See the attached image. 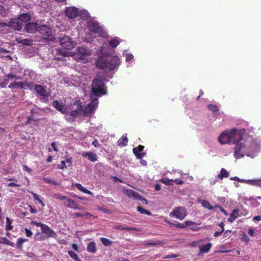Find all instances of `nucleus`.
<instances>
[{"label":"nucleus","instance_id":"8","mask_svg":"<svg viewBox=\"0 0 261 261\" xmlns=\"http://www.w3.org/2000/svg\"><path fill=\"white\" fill-rule=\"evenodd\" d=\"M60 43L62 47L68 50L73 48L74 46V42L72 41L71 39L67 36L60 39Z\"/></svg>","mask_w":261,"mask_h":261},{"label":"nucleus","instance_id":"17","mask_svg":"<svg viewBox=\"0 0 261 261\" xmlns=\"http://www.w3.org/2000/svg\"><path fill=\"white\" fill-rule=\"evenodd\" d=\"M42 232L46 235L47 238L55 237L56 233L55 231L50 229L46 224H44L41 229Z\"/></svg>","mask_w":261,"mask_h":261},{"label":"nucleus","instance_id":"26","mask_svg":"<svg viewBox=\"0 0 261 261\" xmlns=\"http://www.w3.org/2000/svg\"><path fill=\"white\" fill-rule=\"evenodd\" d=\"M212 244L211 243H208L204 245L200 246L199 251L201 253H205L209 252L211 248H212Z\"/></svg>","mask_w":261,"mask_h":261},{"label":"nucleus","instance_id":"11","mask_svg":"<svg viewBox=\"0 0 261 261\" xmlns=\"http://www.w3.org/2000/svg\"><path fill=\"white\" fill-rule=\"evenodd\" d=\"M34 90L39 95L43 98H48L50 94L47 92L46 87L40 85H35Z\"/></svg>","mask_w":261,"mask_h":261},{"label":"nucleus","instance_id":"57","mask_svg":"<svg viewBox=\"0 0 261 261\" xmlns=\"http://www.w3.org/2000/svg\"><path fill=\"white\" fill-rule=\"evenodd\" d=\"M24 231H25V235H26V236L27 237H31L32 236L33 232H32V231L31 230H30V229H28L27 228H24Z\"/></svg>","mask_w":261,"mask_h":261},{"label":"nucleus","instance_id":"29","mask_svg":"<svg viewBox=\"0 0 261 261\" xmlns=\"http://www.w3.org/2000/svg\"><path fill=\"white\" fill-rule=\"evenodd\" d=\"M228 176L229 173L224 168H222L220 170V173L217 175V178L222 179L223 178L228 177Z\"/></svg>","mask_w":261,"mask_h":261},{"label":"nucleus","instance_id":"13","mask_svg":"<svg viewBox=\"0 0 261 261\" xmlns=\"http://www.w3.org/2000/svg\"><path fill=\"white\" fill-rule=\"evenodd\" d=\"M64 204L69 208L75 209V210H84V207L79 206L75 201L73 199L69 198H67L65 202H64Z\"/></svg>","mask_w":261,"mask_h":261},{"label":"nucleus","instance_id":"10","mask_svg":"<svg viewBox=\"0 0 261 261\" xmlns=\"http://www.w3.org/2000/svg\"><path fill=\"white\" fill-rule=\"evenodd\" d=\"M52 106L59 112L63 114H66L68 113L67 108L65 105L62 101L57 100H54L52 102Z\"/></svg>","mask_w":261,"mask_h":261},{"label":"nucleus","instance_id":"52","mask_svg":"<svg viewBox=\"0 0 261 261\" xmlns=\"http://www.w3.org/2000/svg\"><path fill=\"white\" fill-rule=\"evenodd\" d=\"M97 210H98L99 211H101L102 212H103L105 213H107V214H110L111 213V211L110 210H108L104 207H101V206H98L97 207Z\"/></svg>","mask_w":261,"mask_h":261},{"label":"nucleus","instance_id":"35","mask_svg":"<svg viewBox=\"0 0 261 261\" xmlns=\"http://www.w3.org/2000/svg\"><path fill=\"white\" fill-rule=\"evenodd\" d=\"M31 193L33 195V197L35 200L38 201V202L41 205V206L42 207L45 206V204L42 201V200H41V197L39 195H38L35 193H33V192H32Z\"/></svg>","mask_w":261,"mask_h":261},{"label":"nucleus","instance_id":"41","mask_svg":"<svg viewBox=\"0 0 261 261\" xmlns=\"http://www.w3.org/2000/svg\"><path fill=\"white\" fill-rule=\"evenodd\" d=\"M115 228L118 230H137V229L134 227H126L122 225H117L115 226Z\"/></svg>","mask_w":261,"mask_h":261},{"label":"nucleus","instance_id":"23","mask_svg":"<svg viewBox=\"0 0 261 261\" xmlns=\"http://www.w3.org/2000/svg\"><path fill=\"white\" fill-rule=\"evenodd\" d=\"M23 82H13L12 83H10L9 85L8 86V87L9 88H20L21 89H24V86H23Z\"/></svg>","mask_w":261,"mask_h":261},{"label":"nucleus","instance_id":"16","mask_svg":"<svg viewBox=\"0 0 261 261\" xmlns=\"http://www.w3.org/2000/svg\"><path fill=\"white\" fill-rule=\"evenodd\" d=\"M38 30L42 35L45 37H49L52 35L51 29L45 25L40 26Z\"/></svg>","mask_w":261,"mask_h":261},{"label":"nucleus","instance_id":"63","mask_svg":"<svg viewBox=\"0 0 261 261\" xmlns=\"http://www.w3.org/2000/svg\"><path fill=\"white\" fill-rule=\"evenodd\" d=\"M9 27V22L8 23L6 22H0V28H6Z\"/></svg>","mask_w":261,"mask_h":261},{"label":"nucleus","instance_id":"60","mask_svg":"<svg viewBox=\"0 0 261 261\" xmlns=\"http://www.w3.org/2000/svg\"><path fill=\"white\" fill-rule=\"evenodd\" d=\"M23 169L29 174H31L32 170L25 165L23 166Z\"/></svg>","mask_w":261,"mask_h":261},{"label":"nucleus","instance_id":"58","mask_svg":"<svg viewBox=\"0 0 261 261\" xmlns=\"http://www.w3.org/2000/svg\"><path fill=\"white\" fill-rule=\"evenodd\" d=\"M65 162V163H67L68 164V167H71L72 165V158H67L66 159V160L64 161Z\"/></svg>","mask_w":261,"mask_h":261},{"label":"nucleus","instance_id":"40","mask_svg":"<svg viewBox=\"0 0 261 261\" xmlns=\"http://www.w3.org/2000/svg\"><path fill=\"white\" fill-rule=\"evenodd\" d=\"M19 43L22 44L23 45L31 46L32 44V40L30 39H23L20 41H17Z\"/></svg>","mask_w":261,"mask_h":261},{"label":"nucleus","instance_id":"49","mask_svg":"<svg viewBox=\"0 0 261 261\" xmlns=\"http://www.w3.org/2000/svg\"><path fill=\"white\" fill-rule=\"evenodd\" d=\"M249 200L252 201L251 204L253 206L256 207L259 206L260 204V203L257 201L256 199H254L253 197H250Z\"/></svg>","mask_w":261,"mask_h":261},{"label":"nucleus","instance_id":"36","mask_svg":"<svg viewBox=\"0 0 261 261\" xmlns=\"http://www.w3.org/2000/svg\"><path fill=\"white\" fill-rule=\"evenodd\" d=\"M68 254L69 255V256L74 260L81 261V260L77 254L76 253H75L74 251L69 250V251H68Z\"/></svg>","mask_w":261,"mask_h":261},{"label":"nucleus","instance_id":"15","mask_svg":"<svg viewBox=\"0 0 261 261\" xmlns=\"http://www.w3.org/2000/svg\"><path fill=\"white\" fill-rule=\"evenodd\" d=\"M144 148V146L142 145H139L138 147L133 148V153L137 159H142L145 156V153L142 152Z\"/></svg>","mask_w":261,"mask_h":261},{"label":"nucleus","instance_id":"5","mask_svg":"<svg viewBox=\"0 0 261 261\" xmlns=\"http://www.w3.org/2000/svg\"><path fill=\"white\" fill-rule=\"evenodd\" d=\"M244 132V129H238L236 128L228 129L230 143L234 144L241 141L243 139V134Z\"/></svg>","mask_w":261,"mask_h":261},{"label":"nucleus","instance_id":"56","mask_svg":"<svg viewBox=\"0 0 261 261\" xmlns=\"http://www.w3.org/2000/svg\"><path fill=\"white\" fill-rule=\"evenodd\" d=\"M54 197L56 199H60V200H66V199L67 198V197L64 196H62L61 195H60L59 194H55Z\"/></svg>","mask_w":261,"mask_h":261},{"label":"nucleus","instance_id":"18","mask_svg":"<svg viewBox=\"0 0 261 261\" xmlns=\"http://www.w3.org/2000/svg\"><path fill=\"white\" fill-rule=\"evenodd\" d=\"M23 25V24H22V22H20L18 19H11V20L9 22V27L12 28L15 30H21Z\"/></svg>","mask_w":261,"mask_h":261},{"label":"nucleus","instance_id":"24","mask_svg":"<svg viewBox=\"0 0 261 261\" xmlns=\"http://www.w3.org/2000/svg\"><path fill=\"white\" fill-rule=\"evenodd\" d=\"M239 210L234 209L233 210L232 213L230 214V217L227 219L228 222L232 223L237 218L240 217L241 215L239 214Z\"/></svg>","mask_w":261,"mask_h":261},{"label":"nucleus","instance_id":"3","mask_svg":"<svg viewBox=\"0 0 261 261\" xmlns=\"http://www.w3.org/2000/svg\"><path fill=\"white\" fill-rule=\"evenodd\" d=\"M105 83L103 80L95 78L92 81L91 98L93 96H100L106 93L105 91Z\"/></svg>","mask_w":261,"mask_h":261},{"label":"nucleus","instance_id":"34","mask_svg":"<svg viewBox=\"0 0 261 261\" xmlns=\"http://www.w3.org/2000/svg\"><path fill=\"white\" fill-rule=\"evenodd\" d=\"M31 193L33 195V197L35 200L38 201V202L41 205V206L42 207L45 206V204L42 201V200H41V197L39 195H38L35 193H33V192H32Z\"/></svg>","mask_w":261,"mask_h":261},{"label":"nucleus","instance_id":"19","mask_svg":"<svg viewBox=\"0 0 261 261\" xmlns=\"http://www.w3.org/2000/svg\"><path fill=\"white\" fill-rule=\"evenodd\" d=\"M38 28L37 23L29 22L25 24L24 29L29 33H34L38 30Z\"/></svg>","mask_w":261,"mask_h":261},{"label":"nucleus","instance_id":"25","mask_svg":"<svg viewBox=\"0 0 261 261\" xmlns=\"http://www.w3.org/2000/svg\"><path fill=\"white\" fill-rule=\"evenodd\" d=\"M88 252L92 253H95L97 252V248L96 244L94 241L90 242L88 243L87 247Z\"/></svg>","mask_w":261,"mask_h":261},{"label":"nucleus","instance_id":"33","mask_svg":"<svg viewBox=\"0 0 261 261\" xmlns=\"http://www.w3.org/2000/svg\"><path fill=\"white\" fill-rule=\"evenodd\" d=\"M207 108L210 111H211L214 113V114H215L219 111V108H218V107L217 105H208Z\"/></svg>","mask_w":261,"mask_h":261},{"label":"nucleus","instance_id":"62","mask_svg":"<svg viewBox=\"0 0 261 261\" xmlns=\"http://www.w3.org/2000/svg\"><path fill=\"white\" fill-rule=\"evenodd\" d=\"M76 105L77 106V109L79 111H80L82 110V102L79 100L76 101Z\"/></svg>","mask_w":261,"mask_h":261},{"label":"nucleus","instance_id":"12","mask_svg":"<svg viewBox=\"0 0 261 261\" xmlns=\"http://www.w3.org/2000/svg\"><path fill=\"white\" fill-rule=\"evenodd\" d=\"M218 141L221 144H231L228 129L223 132L218 137Z\"/></svg>","mask_w":261,"mask_h":261},{"label":"nucleus","instance_id":"44","mask_svg":"<svg viewBox=\"0 0 261 261\" xmlns=\"http://www.w3.org/2000/svg\"><path fill=\"white\" fill-rule=\"evenodd\" d=\"M23 84L24 89L28 88L30 90H32L33 89H34L35 85H34L33 83H29L26 81L24 82Z\"/></svg>","mask_w":261,"mask_h":261},{"label":"nucleus","instance_id":"51","mask_svg":"<svg viewBox=\"0 0 261 261\" xmlns=\"http://www.w3.org/2000/svg\"><path fill=\"white\" fill-rule=\"evenodd\" d=\"M197 224H196L195 223V224L190 226V227L189 228V229L193 231H198L200 229V228H204L203 227H198L197 226Z\"/></svg>","mask_w":261,"mask_h":261},{"label":"nucleus","instance_id":"28","mask_svg":"<svg viewBox=\"0 0 261 261\" xmlns=\"http://www.w3.org/2000/svg\"><path fill=\"white\" fill-rule=\"evenodd\" d=\"M72 216H75L76 217H86V218H90L93 217V215L90 213L85 212L84 213H74L72 214Z\"/></svg>","mask_w":261,"mask_h":261},{"label":"nucleus","instance_id":"48","mask_svg":"<svg viewBox=\"0 0 261 261\" xmlns=\"http://www.w3.org/2000/svg\"><path fill=\"white\" fill-rule=\"evenodd\" d=\"M43 180L45 182L48 183V184H52L53 185H56V186L59 185V183L58 182L52 180L51 179H47L46 178H44L43 179Z\"/></svg>","mask_w":261,"mask_h":261},{"label":"nucleus","instance_id":"21","mask_svg":"<svg viewBox=\"0 0 261 261\" xmlns=\"http://www.w3.org/2000/svg\"><path fill=\"white\" fill-rule=\"evenodd\" d=\"M82 156L85 158H87L88 159L93 162H96L97 160V155L91 151L84 152Z\"/></svg>","mask_w":261,"mask_h":261},{"label":"nucleus","instance_id":"9","mask_svg":"<svg viewBox=\"0 0 261 261\" xmlns=\"http://www.w3.org/2000/svg\"><path fill=\"white\" fill-rule=\"evenodd\" d=\"M89 56V50L82 46H79L77 48L76 57L83 61H87Z\"/></svg>","mask_w":261,"mask_h":261},{"label":"nucleus","instance_id":"38","mask_svg":"<svg viewBox=\"0 0 261 261\" xmlns=\"http://www.w3.org/2000/svg\"><path fill=\"white\" fill-rule=\"evenodd\" d=\"M137 210L141 214H145V215H149V216L151 215V213L150 212H149V211H148L147 210L143 208L142 207H141L140 206H138L137 207Z\"/></svg>","mask_w":261,"mask_h":261},{"label":"nucleus","instance_id":"27","mask_svg":"<svg viewBox=\"0 0 261 261\" xmlns=\"http://www.w3.org/2000/svg\"><path fill=\"white\" fill-rule=\"evenodd\" d=\"M30 15L27 13H23L20 15L18 19L20 21V22L23 23H26L30 20Z\"/></svg>","mask_w":261,"mask_h":261},{"label":"nucleus","instance_id":"39","mask_svg":"<svg viewBox=\"0 0 261 261\" xmlns=\"http://www.w3.org/2000/svg\"><path fill=\"white\" fill-rule=\"evenodd\" d=\"M12 220L9 217L6 218V228L7 230L12 229Z\"/></svg>","mask_w":261,"mask_h":261},{"label":"nucleus","instance_id":"54","mask_svg":"<svg viewBox=\"0 0 261 261\" xmlns=\"http://www.w3.org/2000/svg\"><path fill=\"white\" fill-rule=\"evenodd\" d=\"M241 240L242 241L248 243L250 240V239L247 236V235L243 233L242 235Z\"/></svg>","mask_w":261,"mask_h":261},{"label":"nucleus","instance_id":"31","mask_svg":"<svg viewBox=\"0 0 261 261\" xmlns=\"http://www.w3.org/2000/svg\"><path fill=\"white\" fill-rule=\"evenodd\" d=\"M101 243L103 244V246L106 247H108L112 245L113 242L110 240L109 239L106 238L102 237L100 239Z\"/></svg>","mask_w":261,"mask_h":261},{"label":"nucleus","instance_id":"53","mask_svg":"<svg viewBox=\"0 0 261 261\" xmlns=\"http://www.w3.org/2000/svg\"><path fill=\"white\" fill-rule=\"evenodd\" d=\"M31 224H34V225H35L36 226H37L38 227H40L41 229L42 228L43 226H44V224H45L42 223L41 222H37L35 221H32L31 222Z\"/></svg>","mask_w":261,"mask_h":261},{"label":"nucleus","instance_id":"7","mask_svg":"<svg viewBox=\"0 0 261 261\" xmlns=\"http://www.w3.org/2000/svg\"><path fill=\"white\" fill-rule=\"evenodd\" d=\"M98 103V98L92 97L91 101L83 110L84 115L86 116L91 114L97 106Z\"/></svg>","mask_w":261,"mask_h":261},{"label":"nucleus","instance_id":"59","mask_svg":"<svg viewBox=\"0 0 261 261\" xmlns=\"http://www.w3.org/2000/svg\"><path fill=\"white\" fill-rule=\"evenodd\" d=\"M136 199H139L142 201V202L144 204H147L148 202L147 200L144 198H143L139 194V197L137 198Z\"/></svg>","mask_w":261,"mask_h":261},{"label":"nucleus","instance_id":"37","mask_svg":"<svg viewBox=\"0 0 261 261\" xmlns=\"http://www.w3.org/2000/svg\"><path fill=\"white\" fill-rule=\"evenodd\" d=\"M126 194L129 197H133L135 199H137L139 197V194L133 190H127Z\"/></svg>","mask_w":261,"mask_h":261},{"label":"nucleus","instance_id":"6","mask_svg":"<svg viewBox=\"0 0 261 261\" xmlns=\"http://www.w3.org/2000/svg\"><path fill=\"white\" fill-rule=\"evenodd\" d=\"M187 216V211L185 207L178 206L174 208L169 214V216L180 220H182Z\"/></svg>","mask_w":261,"mask_h":261},{"label":"nucleus","instance_id":"2","mask_svg":"<svg viewBox=\"0 0 261 261\" xmlns=\"http://www.w3.org/2000/svg\"><path fill=\"white\" fill-rule=\"evenodd\" d=\"M256 146L254 142L250 143L249 145L242 143L237 144L234 147V156L236 159H239L242 158L244 154L249 155L248 153L253 152L254 148Z\"/></svg>","mask_w":261,"mask_h":261},{"label":"nucleus","instance_id":"42","mask_svg":"<svg viewBox=\"0 0 261 261\" xmlns=\"http://www.w3.org/2000/svg\"><path fill=\"white\" fill-rule=\"evenodd\" d=\"M119 43V41L117 39H113L109 42V45L113 48H115L117 46Z\"/></svg>","mask_w":261,"mask_h":261},{"label":"nucleus","instance_id":"4","mask_svg":"<svg viewBox=\"0 0 261 261\" xmlns=\"http://www.w3.org/2000/svg\"><path fill=\"white\" fill-rule=\"evenodd\" d=\"M87 28L91 33L97 34L100 37H105V33L103 31L102 27L99 24L97 21L89 20L87 22Z\"/></svg>","mask_w":261,"mask_h":261},{"label":"nucleus","instance_id":"1","mask_svg":"<svg viewBox=\"0 0 261 261\" xmlns=\"http://www.w3.org/2000/svg\"><path fill=\"white\" fill-rule=\"evenodd\" d=\"M95 64L96 67L100 69L108 68L110 70H113L119 66L120 61L117 56H114L111 57L110 59L99 58L96 61Z\"/></svg>","mask_w":261,"mask_h":261},{"label":"nucleus","instance_id":"43","mask_svg":"<svg viewBox=\"0 0 261 261\" xmlns=\"http://www.w3.org/2000/svg\"><path fill=\"white\" fill-rule=\"evenodd\" d=\"M201 204L203 207H204L210 210H212L214 209V207L212 206L211 205L210 203L206 200H203L201 202Z\"/></svg>","mask_w":261,"mask_h":261},{"label":"nucleus","instance_id":"14","mask_svg":"<svg viewBox=\"0 0 261 261\" xmlns=\"http://www.w3.org/2000/svg\"><path fill=\"white\" fill-rule=\"evenodd\" d=\"M65 14L69 18H75L77 16L78 10L75 7H68L65 10Z\"/></svg>","mask_w":261,"mask_h":261},{"label":"nucleus","instance_id":"55","mask_svg":"<svg viewBox=\"0 0 261 261\" xmlns=\"http://www.w3.org/2000/svg\"><path fill=\"white\" fill-rule=\"evenodd\" d=\"M57 168L60 169H64V168H67V167L65 164V162L64 161H61V164L58 165Z\"/></svg>","mask_w":261,"mask_h":261},{"label":"nucleus","instance_id":"22","mask_svg":"<svg viewBox=\"0 0 261 261\" xmlns=\"http://www.w3.org/2000/svg\"><path fill=\"white\" fill-rule=\"evenodd\" d=\"M128 138L127 137V135L124 134L122 137L119 139L118 141V145L121 147L125 146L127 145L128 143Z\"/></svg>","mask_w":261,"mask_h":261},{"label":"nucleus","instance_id":"46","mask_svg":"<svg viewBox=\"0 0 261 261\" xmlns=\"http://www.w3.org/2000/svg\"><path fill=\"white\" fill-rule=\"evenodd\" d=\"M161 181L166 185H172V182H173V179H169L168 178H163L161 180Z\"/></svg>","mask_w":261,"mask_h":261},{"label":"nucleus","instance_id":"45","mask_svg":"<svg viewBox=\"0 0 261 261\" xmlns=\"http://www.w3.org/2000/svg\"><path fill=\"white\" fill-rule=\"evenodd\" d=\"M6 76L9 79V80H13V79H16V80H20L21 79V77L20 76H18V75H17L16 74H13V73H10L9 74H8Z\"/></svg>","mask_w":261,"mask_h":261},{"label":"nucleus","instance_id":"30","mask_svg":"<svg viewBox=\"0 0 261 261\" xmlns=\"http://www.w3.org/2000/svg\"><path fill=\"white\" fill-rule=\"evenodd\" d=\"M28 241V239L22 238H19L16 242V247L21 250L22 249V244Z\"/></svg>","mask_w":261,"mask_h":261},{"label":"nucleus","instance_id":"32","mask_svg":"<svg viewBox=\"0 0 261 261\" xmlns=\"http://www.w3.org/2000/svg\"><path fill=\"white\" fill-rule=\"evenodd\" d=\"M0 243L9 245L12 247L14 246V244L4 237H0Z\"/></svg>","mask_w":261,"mask_h":261},{"label":"nucleus","instance_id":"20","mask_svg":"<svg viewBox=\"0 0 261 261\" xmlns=\"http://www.w3.org/2000/svg\"><path fill=\"white\" fill-rule=\"evenodd\" d=\"M194 224H195V222L190 220H187L185 221L183 223H180L178 222H177L176 223H174L173 226L179 228H185Z\"/></svg>","mask_w":261,"mask_h":261},{"label":"nucleus","instance_id":"47","mask_svg":"<svg viewBox=\"0 0 261 261\" xmlns=\"http://www.w3.org/2000/svg\"><path fill=\"white\" fill-rule=\"evenodd\" d=\"M259 179H253V180H248L247 181V184L253 185V186H257L259 185Z\"/></svg>","mask_w":261,"mask_h":261},{"label":"nucleus","instance_id":"50","mask_svg":"<svg viewBox=\"0 0 261 261\" xmlns=\"http://www.w3.org/2000/svg\"><path fill=\"white\" fill-rule=\"evenodd\" d=\"M79 111L77 110H72L70 113V115L73 118L75 119L79 115Z\"/></svg>","mask_w":261,"mask_h":261},{"label":"nucleus","instance_id":"64","mask_svg":"<svg viewBox=\"0 0 261 261\" xmlns=\"http://www.w3.org/2000/svg\"><path fill=\"white\" fill-rule=\"evenodd\" d=\"M76 188L79 190L80 191H82L84 187H83L81 184L76 183L75 184Z\"/></svg>","mask_w":261,"mask_h":261},{"label":"nucleus","instance_id":"61","mask_svg":"<svg viewBox=\"0 0 261 261\" xmlns=\"http://www.w3.org/2000/svg\"><path fill=\"white\" fill-rule=\"evenodd\" d=\"M177 256H178V255H176L175 254L172 253V254L166 255V256H165L164 257V258L168 259V258H175V257H176Z\"/></svg>","mask_w":261,"mask_h":261}]
</instances>
